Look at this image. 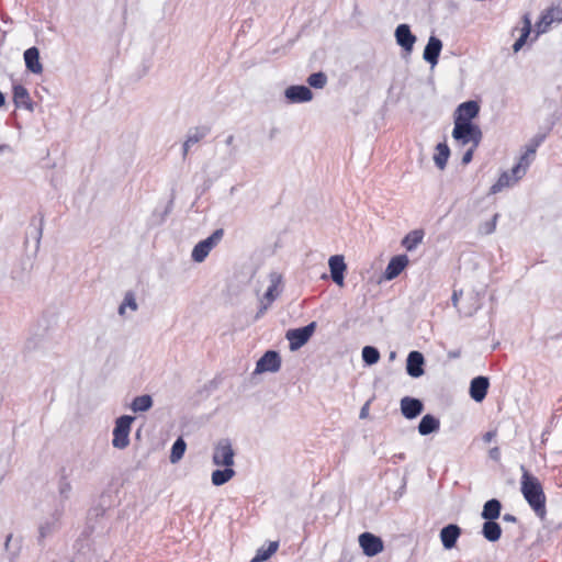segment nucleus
<instances>
[{"label": "nucleus", "mask_w": 562, "mask_h": 562, "mask_svg": "<svg viewBox=\"0 0 562 562\" xmlns=\"http://www.w3.org/2000/svg\"><path fill=\"white\" fill-rule=\"evenodd\" d=\"M521 493L528 505L540 518L546 516V495L540 481L521 467Z\"/></svg>", "instance_id": "f257e3e1"}, {"label": "nucleus", "mask_w": 562, "mask_h": 562, "mask_svg": "<svg viewBox=\"0 0 562 562\" xmlns=\"http://www.w3.org/2000/svg\"><path fill=\"white\" fill-rule=\"evenodd\" d=\"M452 138L459 146L479 147L483 133L479 125L474 123L453 124Z\"/></svg>", "instance_id": "f03ea898"}, {"label": "nucleus", "mask_w": 562, "mask_h": 562, "mask_svg": "<svg viewBox=\"0 0 562 562\" xmlns=\"http://www.w3.org/2000/svg\"><path fill=\"white\" fill-rule=\"evenodd\" d=\"M135 417L131 415L120 416L115 420L112 445L116 449H125L130 445V432Z\"/></svg>", "instance_id": "7ed1b4c3"}, {"label": "nucleus", "mask_w": 562, "mask_h": 562, "mask_svg": "<svg viewBox=\"0 0 562 562\" xmlns=\"http://www.w3.org/2000/svg\"><path fill=\"white\" fill-rule=\"evenodd\" d=\"M224 229H215L207 238L199 241L192 249L191 258L194 262H203L211 250L222 240Z\"/></svg>", "instance_id": "20e7f679"}, {"label": "nucleus", "mask_w": 562, "mask_h": 562, "mask_svg": "<svg viewBox=\"0 0 562 562\" xmlns=\"http://www.w3.org/2000/svg\"><path fill=\"white\" fill-rule=\"evenodd\" d=\"M235 452L227 438L218 440L214 447L212 461L217 467H233Z\"/></svg>", "instance_id": "39448f33"}, {"label": "nucleus", "mask_w": 562, "mask_h": 562, "mask_svg": "<svg viewBox=\"0 0 562 562\" xmlns=\"http://www.w3.org/2000/svg\"><path fill=\"white\" fill-rule=\"evenodd\" d=\"M316 328V323L312 322L306 326L289 329L285 334V338L289 341L290 349L292 351L303 347L312 337Z\"/></svg>", "instance_id": "423d86ee"}, {"label": "nucleus", "mask_w": 562, "mask_h": 562, "mask_svg": "<svg viewBox=\"0 0 562 562\" xmlns=\"http://www.w3.org/2000/svg\"><path fill=\"white\" fill-rule=\"evenodd\" d=\"M479 112L480 105L476 101H465L456 109L453 114V124L473 123L472 120L479 115Z\"/></svg>", "instance_id": "0eeeda50"}, {"label": "nucleus", "mask_w": 562, "mask_h": 562, "mask_svg": "<svg viewBox=\"0 0 562 562\" xmlns=\"http://www.w3.org/2000/svg\"><path fill=\"white\" fill-rule=\"evenodd\" d=\"M281 368V357L278 351L268 350L257 361L255 373L278 372Z\"/></svg>", "instance_id": "6e6552de"}, {"label": "nucleus", "mask_w": 562, "mask_h": 562, "mask_svg": "<svg viewBox=\"0 0 562 562\" xmlns=\"http://www.w3.org/2000/svg\"><path fill=\"white\" fill-rule=\"evenodd\" d=\"M269 285L267 291L265 292L262 299L263 301H268V303H273L283 292L284 282L283 277L278 271H271L268 276Z\"/></svg>", "instance_id": "1a4fd4ad"}, {"label": "nucleus", "mask_w": 562, "mask_h": 562, "mask_svg": "<svg viewBox=\"0 0 562 562\" xmlns=\"http://www.w3.org/2000/svg\"><path fill=\"white\" fill-rule=\"evenodd\" d=\"M359 544L367 557H374L382 552L383 541L371 532H363L359 536Z\"/></svg>", "instance_id": "9d476101"}, {"label": "nucleus", "mask_w": 562, "mask_h": 562, "mask_svg": "<svg viewBox=\"0 0 562 562\" xmlns=\"http://www.w3.org/2000/svg\"><path fill=\"white\" fill-rule=\"evenodd\" d=\"M284 97L289 103H305L313 99V92L306 86L294 85L285 89Z\"/></svg>", "instance_id": "9b49d317"}, {"label": "nucleus", "mask_w": 562, "mask_h": 562, "mask_svg": "<svg viewBox=\"0 0 562 562\" xmlns=\"http://www.w3.org/2000/svg\"><path fill=\"white\" fill-rule=\"evenodd\" d=\"M395 40L405 52L412 53L414 44L416 43V36L412 33L408 24H400L395 29Z\"/></svg>", "instance_id": "f8f14e48"}, {"label": "nucleus", "mask_w": 562, "mask_h": 562, "mask_svg": "<svg viewBox=\"0 0 562 562\" xmlns=\"http://www.w3.org/2000/svg\"><path fill=\"white\" fill-rule=\"evenodd\" d=\"M442 49V42L437 36L431 35L425 46L423 58L432 67L438 64V59Z\"/></svg>", "instance_id": "ddd939ff"}, {"label": "nucleus", "mask_w": 562, "mask_h": 562, "mask_svg": "<svg viewBox=\"0 0 562 562\" xmlns=\"http://www.w3.org/2000/svg\"><path fill=\"white\" fill-rule=\"evenodd\" d=\"M425 358L419 351H411L406 360V371L412 378H419L424 374Z\"/></svg>", "instance_id": "4468645a"}, {"label": "nucleus", "mask_w": 562, "mask_h": 562, "mask_svg": "<svg viewBox=\"0 0 562 562\" xmlns=\"http://www.w3.org/2000/svg\"><path fill=\"white\" fill-rule=\"evenodd\" d=\"M424 404L420 400L405 396L401 400V413L407 419H414L422 414Z\"/></svg>", "instance_id": "2eb2a0df"}, {"label": "nucleus", "mask_w": 562, "mask_h": 562, "mask_svg": "<svg viewBox=\"0 0 562 562\" xmlns=\"http://www.w3.org/2000/svg\"><path fill=\"white\" fill-rule=\"evenodd\" d=\"M331 280L339 286L344 285V276L347 269L344 257L340 255L331 256L328 260Z\"/></svg>", "instance_id": "dca6fc26"}, {"label": "nucleus", "mask_w": 562, "mask_h": 562, "mask_svg": "<svg viewBox=\"0 0 562 562\" xmlns=\"http://www.w3.org/2000/svg\"><path fill=\"white\" fill-rule=\"evenodd\" d=\"M440 540L446 550H451L456 547L459 537L461 536V528L456 524H449L440 530Z\"/></svg>", "instance_id": "f3484780"}, {"label": "nucleus", "mask_w": 562, "mask_h": 562, "mask_svg": "<svg viewBox=\"0 0 562 562\" xmlns=\"http://www.w3.org/2000/svg\"><path fill=\"white\" fill-rule=\"evenodd\" d=\"M408 265V257L406 255H397L389 261L385 271L384 278L386 280H393L401 274V272Z\"/></svg>", "instance_id": "a211bd4d"}, {"label": "nucleus", "mask_w": 562, "mask_h": 562, "mask_svg": "<svg viewBox=\"0 0 562 562\" xmlns=\"http://www.w3.org/2000/svg\"><path fill=\"white\" fill-rule=\"evenodd\" d=\"M488 386L490 381L486 376L479 375L472 379L470 383V396L475 402H482L486 397Z\"/></svg>", "instance_id": "6ab92c4d"}, {"label": "nucleus", "mask_w": 562, "mask_h": 562, "mask_svg": "<svg viewBox=\"0 0 562 562\" xmlns=\"http://www.w3.org/2000/svg\"><path fill=\"white\" fill-rule=\"evenodd\" d=\"M13 102L16 108H24L30 112L34 111V103L30 98V93L22 85L13 86Z\"/></svg>", "instance_id": "aec40b11"}, {"label": "nucleus", "mask_w": 562, "mask_h": 562, "mask_svg": "<svg viewBox=\"0 0 562 562\" xmlns=\"http://www.w3.org/2000/svg\"><path fill=\"white\" fill-rule=\"evenodd\" d=\"M25 67L32 74L38 75L43 71V66L40 61V52L36 47H30L24 52Z\"/></svg>", "instance_id": "412c9836"}, {"label": "nucleus", "mask_w": 562, "mask_h": 562, "mask_svg": "<svg viewBox=\"0 0 562 562\" xmlns=\"http://www.w3.org/2000/svg\"><path fill=\"white\" fill-rule=\"evenodd\" d=\"M552 22H562V7L550 8L538 23V32L543 33Z\"/></svg>", "instance_id": "4be33fe9"}, {"label": "nucleus", "mask_w": 562, "mask_h": 562, "mask_svg": "<svg viewBox=\"0 0 562 562\" xmlns=\"http://www.w3.org/2000/svg\"><path fill=\"white\" fill-rule=\"evenodd\" d=\"M520 179H516V176L510 171H504L498 180L491 187L490 193L496 194L504 190L505 188H510L516 184Z\"/></svg>", "instance_id": "5701e85b"}, {"label": "nucleus", "mask_w": 562, "mask_h": 562, "mask_svg": "<svg viewBox=\"0 0 562 562\" xmlns=\"http://www.w3.org/2000/svg\"><path fill=\"white\" fill-rule=\"evenodd\" d=\"M440 428V422L434 415L427 414L423 416L418 425V432L422 436L430 435Z\"/></svg>", "instance_id": "b1692460"}, {"label": "nucleus", "mask_w": 562, "mask_h": 562, "mask_svg": "<svg viewBox=\"0 0 562 562\" xmlns=\"http://www.w3.org/2000/svg\"><path fill=\"white\" fill-rule=\"evenodd\" d=\"M501 509V502L496 498H492L484 504L481 516L485 520H495L499 517Z\"/></svg>", "instance_id": "393cba45"}, {"label": "nucleus", "mask_w": 562, "mask_h": 562, "mask_svg": "<svg viewBox=\"0 0 562 562\" xmlns=\"http://www.w3.org/2000/svg\"><path fill=\"white\" fill-rule=\"evenodd\" d=\"M236 472L233 467H224V469H217L212 472V484L215 486H222L235 476Z\"/></svg>", "instance_id": "a878e982"}, {"label": "nucleus", "mask_w": 562, "mask_h": 562, "mask_svg": "<svg viewBox=\"0 0 562 562\" xmlns=\"http://www.w3.org/2000/svg\"><path fill=\"white\" fill-rule=\"evenodd\" d=\"M482 535L486 540L495 542L502 536V528L495 520H486L482 527Z\"/></svg>", "instance_id": "bb28decb"}, {"label": "nucleus", "mask_w": 562, "mask_h": 562, "mask_svg": "<svg viewBox=\"0 0 562 562\" xmlns=\"http://www.w3.org/2000/svg\"><path fill=\"white\" fill-rule=\"evenodd\" d=\"M424 231L422 229H414L409 232L403 239H402V246L407 251H413L417 248V246L423 241L424 239Z\"/></svg>", "instance_id": "cd10ccee"}, {"label": "nucleus", "mask_w": 562, "mask_h": 562, "mask_svg": "<svg viewBox=\"0 0 562 562\" xmlns=\"http://www.w3.org/2000/svg\"><path fill=\"white\" fill-rule=\"evenodd\" d=\"M533 159L535 158L532 156H528V153L526 151L520 155L517 164L512 168V173L516 176V179H521L526 175Z\"/></svg>", "instance_id": "c85d7f7f"}, {"label": "nucleus", "mask_w": 562, "mask_h": 562, "mask_svg": "<svg viewBox=\"0 0 562 562\" xmlns=\"http://www.w3.org/2000/svg\"><path fill=\"white\" fill-rule=\"evenodd\" d=\"M436 151L434 156L435 165L438 169L443 170L450 156V148L446 143H439L436 146Z\"/></svg>", "instance_id": "c756f323"}, {"label": "nucleus", "mask_w": 562, "mask_h": 562, "mask_svg": "<svg viewBox=\"0 0 562 562\" xmlns=\"http://www.w3.org/2000/svg\"><path fill=\"white\" fill-rule=\"evenodd\" d=\"M153 406V398L150 395L148 394H144V395H140V396H136L131 405H130V408L134 412V413H143V412H147Z\"/></svg>", "instance_id": "7c9ffc66"}, {"label": "nucleus", "mask_w": 562, "mask_h": 562, "mask_svg": "<svg viewBox=\"0 0 562 562\" xmlns=\"http://www.w3.org/2000/svg\"><path fill=\"white\" fill-rule=\"evenodd\" d=\"M186 449H187V443H186L184 439L182 437L177 438L171 447V451H170V456H169L170 462L172 464L178 463L182 459V457L186 452Z\"/></svg>", "instance_id": "2f4dec72"}, {"label": "nucleus", "mask_w": 562, "mask_h": 562, "mask_svg": "<svg viewBox=\"0 0 562 562\" xmlns=\"http://www.w3.org/2000/svg\"><path fill=\"white\" fill-rule=\"evenodd\" d=\"M531 31V22L528 18V15H524V26L520 31V36L516 40V42L513 45V49L515 53L519 52L522 46L525 45L529 34Z\"/></svg>", "instance_id": "473e14b6"}, {"label": "nucleus", "mask_w": 562, "mask_h": 562, "mask_svg": "<svg viewBox=\"0 0 562 562\" xmlns=\"http://www.w3.org/2000/svg\"><path fill=\"white\" fill-rule=\"evenodd\" d=\"M279 548L278 541L269 542L268 547H261L257 550L256 555L252 558L251 562H263L268 560Z\"/></svg>", "instance_id": "72a5a7b5"}, {"label": "nucleus", "mask_w": 562, "mask_h": 562, "mask_svg": "<svg viewBox=\"0 0 562 562\" xmlns=\"http://www.w3.org/2000/svg\"><path fill=\"white\" fill-rule=\"evenodd\" d=\"M209 132L210 130L205 126H199L190 130L186 138L187 145L193 146L198 144L209 134Z\"/></svg>", "instance_id": "f704fd0d"}, {"label": "nucleus", "mask_w": 562, "mask_h": 562, "mask_svg": "<svg viewBox=\"0 0 562 562\" xmlns=\"http://www.w3.org/2000/svg\"><path fill=\"white\" fill-rule=\"evenodd\" d=\"M362 360L366 364L372 366L380 360V352L373 346H366L362 349Z\"/></svg>", "instance_id": "c9c22d12"}, {"label": "nucleus", "mask_w": 562, "mask_h": 562, "mask_svg": "<svg viewBox=\"0 0 562 562\" xmlns=\"http://www.w3.org/2000/svg\"><path fill=\"white\" fill-rule=\"evenodd\" d=\"M307 83L315 89H323L327 83V76L322 72H314L308 76Z\"/></svg>", "instance_id": "e433bc0d"}, {"label": "nucleus", "mask_w": 562, "mask_h": 562, "mask_svg": "<svg viewBox=\"0 0 562 562\" xmlns=\"http://www.w3.org/2000/svg\"><path fill=\"white\" fill-rule=\"evenodd\" d=\"M130 308L132 311H136L137 310V303H136V300H135V296L132 292H127L124 296V300L123 302L121 303L120 307H119V314L120 315H124L125 314V310L126 308Z\"/></svg>", "instance_id": "4c0bfd02"}, {"label": "nucleus", "mask_w": 562, "mask_h": 562, "mask_svg": "<svg viewBox=\"0 0 562 562\" xmlns=\"http://www.w3.org/2000/svg\"><path fill=\"white\" fill-rule=\"evenodd\" d=\"M58 492H59L60 497H63L64 499L69 498V494L71 492V484L66 476H63L60 479V481L58 483Z\"/></svg>", "instance_id": "58836bf2"}, {"label": "nucleus", "mask_w": 562, "mask_h": 562, "mask_svg": "<svg viewBox=\"0 0 562 562\" xmlns=\"http://www.w3.org/2000/svg\"><path fill=\"white\" fill-rule=\"evenodd\" d=\"M497 220L498 214H495L491 221H487L481 225L480 232L485 235L494 233V231L496 229Z\"/></svg>", "instance_id": "ea45409f"}, {"label": "nucleus", "mask_w": 562, "mask_h": 562, "mask_svg": "<svg viewBox=\"0 0 562 562\" xmlns=\"http://www.w3.org/2000/svg\"><path fill=\"white\" fill-rule=\"evenodd\" d=\"M543 140V137H539V138H535L531 144H529L526 148V153H528V156H532L535 158V155H536V151H537V148L539 147V145L541 144V142Z\"/></svg>", "instance_id": "a19ab883"}, {"label": "nucleus", "mask_w": 562, "mask_h": 562, "mask_svg": "<svg viewBox=\"0 0 562 562\" xmlns=\"http://www.w3.org/2000/svg\"><path fill=\"white\" fill-rule=\"evenodd\" d=\"M543 140V137H539V138H535L531 144H529L526 148V153H528V156H532L535 158V155H536V151H537V148L539 147V145L541 144V142Z\"/></svg>", "instance_id": "79ce46f5"}, {"label": "nucleus", "mask_w": 562, "mask_h": 562, "mask_svg": "<svg viewBox=\"0 0 562 562\" xmlns=\"http://www.w3.org/2000/svg\"><path fill=\"white\" fill-rule=\"evenodd\" d=\"M271 304L272 303H268V301H263V299H261L260 307L255 316V319L258 321L260 317H262Z\"/></svg>", "instance_id": "37998d69"}, {"label": "nucleus", "mask_w": 562, "mask_h": 562, "mask_svg": "<svg viewBox=\"0 0 562 562\" xmlns=\"http://www.w3.org/2000/svg\"><path fill=\"white\" fill-rule=\"evenodd\" d=\"M477 147H473V146H470L468 148V150L463 154L462 156V164L463 165H468L471 162L472 158H473V154H474V150L476 149Z\"/></svg>", "instance_id": "c03bdc74"}, {"label": "nucleus", "mask_w": 562, "mask_h": 562, "mask_svg": "<svg viewBox=\"0 0 562 562\" xmlns=\"http://www.w3.org/2000/svg\"><path fill=\"white\" fill-rule=\"evenodd\" d=\"M488 456L491 459L495 460V461H498L499 458H501V451L498 449V447H494L492 448L490 451H488Z\"/></svg>", "instance_id": "a18cd8bd"}, {"label": "nucleus", "mask_w": 562, "mask_h": 562, "mask_svg": "<svg viewBox=\"0 0 562 562\" xmlns=\"http://www.w3.org/2000/svg\"><path fill=\"white\" fill-rule=\"evenodd\" d=\"M462 294V291L454 290L451 296L452 305L458 307L459 297Z\"/></svg>", "instance_id": "49530a36"}, {"label": "nucleus", "mask_w": 562, "mask_h": 562, "mask_svg": "<svg viewBox=\"0 0 562 562\" xmlns=\"http://www.w3.org/2000/svg\"><path fill=\"white\" fill-rule=\"evenodd\" d=\"M496 436V431L495 430H491V431H487L484 434L483 436V440L484 442H490L492 441Z\"/></svg>", "instance_id": "de8ad7c7"}, {"label": "nucleus", "mask_w": 562, "mask_h": 562, "mask_svg": "<svg viewBox=\"0 0 562 562\" xmlns=\"http://www.w3.org/2000/svg\"><path fill=\"white\" fill-rule=\"evenodd\" d=\"M192 145H187V142L184 140L182 145V157L186 158L188 156V153L190 150Z\"/></svg>", "instance_id": "09e8293b"}, {"label": "nucleus", "mask_w": 562, "mask_h": 562, "mask_svg": "<svg viewBox=\"0 0 562 562\" xmlns=\"http://www.w3.org/2000/svg\"><path fill=\"white\" fill-rule=\"evenodd\" d=\"M503 520H504V521H509V522H515L517 519H516V517H515L514 515H512V514H505V515L503 516Z\"/></svg>", "instance_id": "8fccbe9b"}, {"label": "nucleus", "mask_w": 562, "mask_h": 562, "mask_svg": "<svg viewBox=\"0 0 562 562\" xmlns=\"http://www.w3.org/2000/svg\"><path fill=\"white\" fill-rule=\"evenodd\" d=\"M12 538H13L12 533H9V535L7 536V538H5L4 549H5L7 551H9V550H10V542H11Z\"/></svg>", "instance_id": "3c124183"}, {"label": "nucleus", "mask_w": 562, "mask_h": 562, "mask_svg": "<svg viewBox=\"0 0 562 562\" xmlns=\"http://www.w3.org/2000/svg\"><path fill=\"white\" fill-rule=\"evenodd\" d=\"M234 139H235L234 135H228V136L226 137V139H225V144H226L227 146H232V145H233V143H234Z\"/></svg>", "instance_id": "603ef678"}, {"label": "nucleus", "mask_w": 562, "mask_h": 562, "mask_svg": "<svg viewBox=\"0 0 562 562\" xmlns=\"http://www.w3.org/2000/svg\"><path fill=\"white\" fill-rule=\"evenodd\" d=\"M368 415V404L364 405L360 411V418H364Z\"/></svg>", "instance_id": "864d4df0"}, {"label": "nucleus", "mask_w": 562, "mask_h": 562, "mask_svg": "<svg viewBox=\"0 0 562 562\" xmlns=\"http://www.w3.org/2000/svg\"><path fill=\"white\" fill-rule=\"evenodd\" d=\"M460 356V351H451L449 352V358H458Z\"/></svg>", "instance_id": "5fc2aeb1"}, {"label": "nucleus", "mask_w": 562, "mask_h": 562, "mask_svg": "<svg viewBox=\"0 0 562 562\" xmlns=\"http://www.w3.org/2000/svg\"><path fill=\"white\" fill-rule=\"evenodd\" d=\"M5 98L4 94L0 91V108L4 104Z\"/></svg>", "instance_id": "6e6d98bb"}, {"label": "nucleus", "mask_w": 562, "mask_h": 562, "mask_svg": "<svg viewBox=\"0 0 562 562\" xmlns=\"http://www.w3.org/2000/svg\"><path fill=\"white\" fill-rule=\"evenodd\" d=\"M459 312L461 313V311H459ZM462 314H463L464 316H471V315L473 314V312H472V311H469V312H462Z\"/></svg>", "instance_id": "4d7b16f0"}, {"label": "nucleus", "mask_w": 562, "mask_h": 562, "mask_svg": "<svg viewBox=\"0 0 562 562\" xmlns=\"http://www.w3.org/2000/svg\"><path fill=\"white\" fill-rule=\"evenodd\" d=\"M394 358H395V352H394V351H392V352L390 353V359H394Z\"/></svg>", "instance_id": "13d9d810"}, {"label": "nucleus", "mask_w": 562, "mask_h": 562, "mask_svg": "<svg viewBox=\"0 0 562 562\" xmlns=\"http://www.w3.org/2000/svg\"><path fill=\"white\" fill-rule=\"evenodd\" d=\"M7 146L0 145V153H2L5 149Z\"/></svg>", "instance_id": "bf43d9fd"}, {"label": "nucleus", "mask_w": 562, "mask_h": 562, "mask_svg": "<svg viewBox=\"0 0 562 562\" xmlns=\"http://www.w3.org/2000/svg\"><path fill=\"white\" fill-rule=\"evenodd\" d=\"M41 236H42V231L40 229V232H38V240L41 239Z\"/></svg>", "instance_id": "052dcab7"}]
</instances>
